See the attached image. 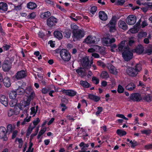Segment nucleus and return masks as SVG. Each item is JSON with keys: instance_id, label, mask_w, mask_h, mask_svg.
<instances>
[{"instance_id": "obj_1", "label": "nucleus", "mask_w": 152, "mask_h": 152, "mask_svg": "<svg viewBox=\"0 0 152 152\" xmlns=\"http://www.w3.org/2000/svg\"><path fill=\"white\" fill-rule=\"evenodd\" d=\"M142 69L141 65L140 64H137L134 67H131L128 68L126 70V73L130 76L135 77Z\"/></svg>"}, {"instance_id": "obj_2", "label": "nucleus", "mask_w": 152, "mask_h": 152, "mask_svg": "<svg viewBox=\"0 0 152 152\" xmlns=\"http://www.w3.org/2000/svg\"><path fill=\"white\" fill-rule=\"evenodd\" d=\"M72 37L73 38V41L74 42L80 40L85 35L84 31L80 29L74 28L72 29Z\"/></svg>"}, {"instance_id": "obj_3", "label": "nucleus", "mask_w": 152, "mask_h": 152, "mask_svg": "<svg viewBox=\"0 0 152 152\" xmlns=\"http://www.w3.org/2000/svg\"><path fill=\"white\" fill-rule=\"evenodd\" d=\"M60 56L63 60L65 61H69L71 58L69 51L65 49H63L60 51Z\"/></svg>"}, {"instance_id": "obj_4", "label": "nucleus", "mask_w": 152, "mask_h": 152, "mask_svg": "<svg viewBox=\"0 0 152 152\" xmlns=\"http://www.w3.org/2000/svg\"><path fill=\"white\" fill-rule=\"evenodd\" d=\"M129 98L134 102H140L142 100L141 94L138 93H134L131 94Z\"/></svg>"}, {"instance_id": "obj_5", "label": "nucleus", "mask_w": 152, "mask_h": 152, "mask_svg": "<svg viewBox=\"0 0 152 152\" xmlns=\"http://www.w3.org/2000/svg\"><path fill=\"white\" fill-rule=\"evenodd\" d=\"M123 58L125 61H128L131 59L133 56V53L132 50H126L122 53Z\"/></svg>"}, {"instance_id": "obj_6", "label": "nucleus", "mask_w": 152, "mask_h": 152, "mask_svg": "<svg viewBox=\"0 0 152 152\" xmlns=\"http://www.w3.org/2000/svg\"><path fill=\"white\" fill-rule=\"evenodd\" d=\"M90 61L88 57L86 56L83 58L81 61L82 66L83 69H88L91 67V64H89Z\"/></svg>"}, {"instance_id": "obj_7", "label": "nucleus", "mask_w": 152, "mask_h": 152, "mask_svg": "<svg viewBox=\"0 0 152 152\" xmlns=\"http://www.w3.org/2000/svg\"><path fill=\"white\" fill-rule=\"evenodd\" d=\"M102 42L104 45L110 46L111 44L115 41V39L114 38L110 39L108 37H104L102 39Z\"/></svg>"}, {"instance_id": "obj_8", "label": "nucleus", "mask_w": 152, "mask_h": 152, "mask_svg": "<svg viewBox=\"0 0 152 152\" xmlns=\"http://www.w3.org/2000/svg\"><path fill=\"white\" fill-rule=\"evenodd\" d=\"M58 20L53 16H52L49 18L47 20V25L50 27L55 26L58 22Z\"/></svg>"}, {"instance_id": "obj_9", "label": "nucleus", "mask_w": 152, "mask_h": 152, "mask_svg": "<svg viewBox=\"0 0 152 152\" xmlns=\"http://www.w3.org/2000/svg\"><path fill=\"white\" fill-rule=\"evenodd\" d=\"M12 63L10 61L7 60H5L2 65L3 70L4 71L8 72L11 68Z\"/></svg>"}, {"instance_id": "obj_10", "label": "nucleus", "mask_w": 152, "mask_h": 152, "mask_svg": "<svg viewBox=\"0 0 152 152\" xmlns=\"http://www.w3.org/2000/svg\"><path fill=\"white\" fill-rule=\"evenodd\" d=\"M8 135L6 131V129L3 126L0 127V138L3 139L4 141L7 140Z\"/></svg>"}, {"instance_id": "obj_11", "label": "nucleus", "mask_w": 152, "mask_h": 152, "mask_svg": "<svg viewBox=\"0 0 152 152\" xmlns=\"http://www.w3.org/2000/svg\"><path fill=\"white\" fill-rule=\"evenodd\" d=\"M126 41H121L118 45V49L119 52L122 53L126 50H130V48L128 45L125 46Z\"/></svg>"}, {"instance_id": "obj_12", "label": "nucleus", "mask_w": 152, "mask_h": 152, "mask_svg": "<svg viewBox=\"0 0 152 152\" xmlns=\"http://www.w3.org/2000/svg\"><path fill=\"white\" fill-rule=\"evenodd\" d=\"M27 76L25 71L22 70L18 72L14 76L15 78L17 80H21L25 78Z\"/></svg>"}, {"instance_id": "obj_13", "label": "nucleus", "mask_w": 152, "mask_h": 152, "mask_svg": "<svg viewBox=\"0 0 152 152\" xmlns=\"http://www.w3.org/2000/svg\"><path fill=\"white\" fill-rule=\"evenodd\" d=\"M116 16H113L109 23L107 24V26L110 28V31H111L112 30L115 29V26L116 22Z\"/></svg>"}, {"instance_id": "obj_14", "label": "nucleus", "mask_w": 152, "mask_h": 152, "mask_svg": "<svg viewBox=\"0 0 152 152\" xmlns=\"http://www.w3.org/2000/svg\"><path fill=\"white\" fill-rule=\"evenodd\" d=\"M136 19L137 18L136 16L130 15L126 18V22L129 25H133L136 22Z\"/></svg>"}, {"instance_id": "obj_15", "label": "nucleus", "mask_w": 152, "mask_h": 152, "mask_svg": "<svg viewBox=\"0 0 152 152\" xmlns=\"http://www.w3.org/2000/svg\"><path fill=\"white\" fill-rule=\"evenodd\" d=\"M96 39L95 37L89 35L85 39L84 42L87 44H95Z\"/></svg>"}, {"instance_id": "obj_16", "label": "nucleus", "mask_w": 152, "mask_h": 152, "mask_svg": "<svg viewBox=\"0 0 152 152\" xmlns=\"http://www.w3.org/2000/svg\"><path fill=\"white\" fill-rule=\"evenodd\" d=\"M62 92L63 94L71 97L75 96L77 94L75 91L72 89H64L63 90Z\"/></svg>"}, {"instance_id": "obj_17", "label": "nucleus", "mask_w": 152, "mask_h": 152, "mask_svg": "<svg viewBox=\"0 0 152 152\" xmlns=\"http://www.w3.org/2000/svg\"><path fill=\"white\" fill-rule=\"evenodd\" d=\"M0 102L5 107H7L8 105V98L5 95L0 94Z\"/></svg>"}, {"instance_id": "obj_18", "label": "nucleus", "mask_w": 152, "mask_h": 152, "mask_svg": "<svg viewBox=\"0 0 152 152\" xmlns=\"http://www.w3.org/2000/svg\"><path fill=\"white\" fill-rule=\"evenodd\" d=\"M144 51V48L141 45H138L135 49L132 50V51L134 53H135L138 54H141Z\"/></svg>"}, {"instance_id": "obj_19", "label": "nucleus", "mask_w": 152, "mask_h": 152, "mask_svg": "<svg viewBox=\"0 0 152 152\" xmlns=\"http://www.w3.org/2000/svg\"><path fill=\"white\" fill-rule=\"evenodd\" d=\"M8 10V5L7 3L4 2H0V12L3 13L5 12Z\"/></svg>"}, {"instance_id": "obj_20", "label": "nucleus", "mask_w": 152, "mask_h": 152, "mask_svg": "<svg viewBox=\"0 0 152 152\" xmlns=\"http://www.w3.org/2000/svg\"><path fill=\"white\" fill-rule=\"evenodd\" d=\"M118 27L122 29L126 30L128 28L127 25L124 21L119 20L118 23Z\"/></svg>"}, {"instance_id": "obj_21", "label": "nucleus", "mask_w": 152, "mask_h": 152, "mask_svg": "<svg viewBox=\"0 0 152 152\" xmlns=\"http://www.w3.org/2000/svg\"><path fill=\"white\" fill-rule=\"evenodd\" d=\"M99 17L100 19L103 21H105L107 19V15L103 11H100L99 13Z\"/></svg>"}, {"instance_id": "obj_22", "label": "nucleus", "mask_w": 152, "mask_h": 152, "mask_svg": "<svg viewBox=\"0 0 152 152\" xmlns=\"http://www.w3.org/2000/svg\"><path fill=\"white\" fill-rule=\"evenodd\" d=\"M4 86L8 88L11 86V83L10 78L7 77H5L2 80Z\"/></svg>"}, {"instance_id": "obj_23", "label": "nucleus", "mask_w": 152, "mask_h": 152, "mask_svg": "<svg viewBox=\"0 0 152 152\" xmlns=\"http://www.w3.org/2000/svg\"><path fill=\"white\" fill-rule=\"evenodd\" d=\"M53 34L54 37L59 40H60L63 38V35L59 31L57 30L55 31L54 32Z\"/></svg>"}, {"instance_id": "obj_24", "label": "nucleus", "mask_w": 152, "mask_h": 152, "mask_svg": "<svg viewBox=\"0 0 152 152\" xmlns=\"http://www.w3.org/2000/svg\"><path fill=\"white\" fill-rule=\"evenodd\" d=\"M71 34L72 31L70 30L66 29L64 32L63 35L65 39H69L70 38Z\"/></svg>"}, {"instance_id": "obj_25", "label": "nucleus", "mask_w": 152, "mask_h": 152, "mask_svg": "<svg viewBox=\"0 0 152 152\" xmlns=\"http://www.w3.org/2000/svg\"><path fill=\"white\" fill-rule=\"evenodd\" d=\"M88 96L89 99L95 102H98L100 99L99 97L91 94H89Z\"/></svg>"}, {"instance_id": "obj_26", "label": "nucleus", "mask_w": 152, "mask_h": 152, "mask_svg": "<svg viewBox=\"0 0 152 152\" xmlns=\"http://www.w3.org/2000/svg\"><path fill=\"white\" fill-rule=\"evenodd\" d=\"M108 68L111 73L114 75H117V74L118 72L117 69H115V67L113 65L111 64H110L108 66Z\"/></svg>"}, {"instance_id": "obj_27", "label": "nucleus", "mask_w": 152, "mask_h": 152, "mask_svg": "<svg viewBox=\"0 0 152 152\" xmlns=\"http://www.w3.org/2000/svg\"><path fill=\"white\" fill-rule=\"evenodd\" d=\"M51 15L50 12L49 11H47L41 13L40 16L41 18L45 19L48 18Z\"/></svg>"}, {"instance_id": "obj_28", "label": "nucleus", "mask_w": 152, "mask_h": 152, "mask_svg": "<svg viewBox=\"0 0 152 152\" xmlns=\"http://www.w3.org/2000/svg\"><path fill=\"white\" fill-rule=\"evenodd\" d=\"M37 4L33 2H30L27 5V7L30 9L33 10L37 7Z\"/></svg>"}, {"instance_id": "obj_29", "label": "nucleus", "mask_w": 152, "mask_h": 152, "mask_svg": "<svg viewBox=\"0 0 152 152\" xmlns=\"http://www.w3.org/2000/svg\"><path fill=\"white\" fill-rule=\"evenodd\" d=\"M135 88V85L133 83H129L125 87V88L129 91L133 90Z\"/></svg>"}, {"instance_id": "obj_30", "label": "nucleus", "mask_w": 152, "mask_h": 152, "mask_svg": "<svg viewBox=\"0 0 152 152\" xmlns=\"http://www.w3.org/2000/svg\"><path fill=\"white\" fill-rule=\"evenodd\" d=\"M80 84L82 86L86 88H89L90 86V83H88L86 80L80 81Z\"/></svg>"}, {"instance_id": "obj_31", "label": "nucleus", "mask_w": 152, "mask_h": 152, "mask_svg": "<svg viewBox=\"0 0 152 152\" xmlns=\"http://www.w3.org/2000/svg\"><path fill=\"white\" fill-rule=\"evenodd\" d=\"M17 95L15 91H12L9 93V96L10 99H15Z\"/></svg>"}, {"instance_id": "obj_32", "label": "nucleus", "mask_w": 152, "mask_h": 152, "mask_svg": "<svg viewBox=\"0 0 152 152\" xmlns=\"http://www.w3.org/2000/svg\"><path fill=\"white\" fill-rule=\"evenodd\" d=\"M142 99L145 102H150L152 100V96H150L149 94H148L143 97Z\"/></svg>"}, {"instance_id": "obj_33", "label": "nucleus", "mask_w": 152, "mask_h": 152, "mask_svg": "<svg viewBox=\"0 0 152 152\" xmlns=\"http://www.w3.org/2000/svg\"><path fill=\"white\" fill-rule=\"evenodd\" d=\"M10 101L9 104L11 107H15L16 105H17L18 104L17 103L18 100L16 99H11Z\"/></svg>"}, {"instance_id": "obj_34", "label": "nucleus", "mask_w": 152, "mask_h": 152, "mask_svg": "<svg viewBox=\"0 0 152 152\" xmlns=\"http://www.w3.org/2000/svg\"><path fill=\"white\" fill-rule=\"evenodd\" d=\"M101 77L103 79H107L109 77V75L106 71H103L100 75Z\"/></svg>"}, {"instance_id": "obj_35", "label": "nucleus", "mask_w": 152, "mask_h": 152, "mask_svg": "<svg viewBox=\"0 0 152 152\" xmlns=\"http://www.w3.org/2000/svg\"><path fill=\"white\" fill-rule=\"evenodd\" d=\"M140 28H139L136 25H134L133 28L130 29V31L132 33H137L140 30Z\"/></svg>"}, {"instance_id": "obj_36", "label": "nucleus", "mask_w": 152, "mask_h": 152, "mask_svg": "<svg viewBox=\"0 0 152 152\" xmlns=\"http://www.w3.org/2000/svg\"><path fill=\"white\" fill-rule=\"evenodd\" d=\"M61 102L62 103H60V106L61 107H63L62 108L61 110L62 112H64L67 109V107L66 106V104L63 103L65 102L64 99H61Z\"/></svg>"}, {"instance_id": "obj_37", "label": "nucleus", "mask_w": 152, "mask_h": 152, "mask_svg": "<svg viewBox=\"0 0 152 152\" xmlns=\"http://www.w3.org/2000/svg\"><path fill=\"white\" fill-rule=\"evenodd\" d=\"M76 72L80 76H84L85 72L83 70V68L82 67H80L76 69Z\"/></svg>"}, {"instance_id": "obj_38", "label": "nucleus", "mask_w": 152, "mask_h": 152, "mask_svg": "<svg viewBox=\"0 0 152 152\" xmlns=\"http://www.w3.org/2000/svg\"><path fill=\"white\" fill-rule=\"evenodd\" d=\"M13 110L15 111V115H17L19 113L20 110H23L18 105H16L14 107V109Z\"/></svg>"}, {"instance_id": "obj_39", "label": "nucleus", "mask_w": 152, "mask_h": 152, "mask_svg": "<svg viewBox=\"0 0 152 152\" xmlns=\"http://www.w3.org/2000/svg\"><path fill=\"white\" fill-rule=\"evenodd\" d=\"M116 133L118 135L120 136H124L126 134V132L125 131L119 129L117 130Z\"/></svg>"}, {"instance_id": "obj_40", "label": "nucleus", "mask_w": 152, "mask_h": 152, "mask_svg": "<svg viewBox=\"0 0 152 152\" xmlns=\"http://www.w3.org/2000/svg\"><path fill=\"white\" fill-rule=\"evenodd\" d=\"M124 91V89L122 86L120 84L118 85V86L117 91L119 94L123 93Z\"/></svg>"}, {"instance_id": "obj_41", "label": "nucleus", "mask_w": 152, "mask_h": 152, "mask_svg": "<svg viewBox=\"0 0 152 152\" xmlns=\"http://www.w3.org/2000/svg\"><path fill=\"white\" fill-rule=\"evenodd\" d=\"M17 94L21 95L23 93L24 91L23 88L19 86L18 88L15 91Z\"/></svg>"}, {"instance_id": "obj_42", "label": "nucleus", "mask_w": 152, "mask_h": 152, "mask_svg": "<svg viewBox=\"0 0 152 152\" xmlns=\"http://www.w3.org/2000/svg\"><path fill=\"white\" fill-rule=\"evenodd\" d=\"M96 10L97 7L96 6H94L91 7L90 10V12L92 14L91 16H92L93 15L95 14Z\"/></svg>"}, {"instance_id": "obj_43", "label": "nucleus", "mask_w": 152, "mask_h": 152, "mask_svg": "<svg viewBox=\"0 0 152 152\" xmlns=\"http://www.w3.org/2000/svg\"><path fill=\"white\" fill-rule=\"evenodd\" d=\"M12 131V125L11 124H9L7 125V127L6 131L7 133H8V135L11 133Z\"/></svg>"}, {"instance_id": "obj_44", "label": "nucleus", "mask_w": 152, "mask_h": 152, "mask_svg": "<svg viewBox=\"0 0 152 152\" xmlns=\"http://www.w3.org/2000/svg\"><path fill=\"white\" fill-rule=\"evenodd\" d=\"M97 110L95 113V115L97 116L99 115V114L103 111V108L100 106H99L97 107Z\"/></svg>"}, {"instance_id": "obj_45", "label": "nucleus", "mask_w": 152, "mask_h": 152, "mask_svg": "<svg viewBox=\"0 0 152 152\" xmlns=\"http://www.w3.org/2000/svg\"><path fill=\"white\" fill-rule=\"evenodd\" d=\"M50 90L51 88H48L45 87L43 88L42 89L41 91L42 94H47Z\"/></svg>"}, {"instance_id": "obj_46", "label": "nucleus", "mask_w": 152, "mask_h": 152, "mask_svg": "<svg viewBox=\"0 0 152 152\" xmlns=\"http://www.w3.org/2000/svg\"><path fill=\"white\" fill-rule=\"evenodd\" d=\"M92 81L96 85L98 84L99 82V79L94 76H93L92 77Z\"/></svg>"}, {"instance_id": "obj_47", "label": "nucleus", "mask_w": 152, "mask_h": 152, "mask_svg": "<svg viewBox=\"0 0 152 152\" xmlns=\"http://www.w3.org/2000/svg\"><path fill=\"white\" fill-rule=\"evenodd\" d=\"M147 34L146 32H140L138 34V37L139 38H142L143 37H145L146 36Z\"/></svg>"}, {"instance_id": "obj_48", "label": "nucleus", "mask_w": 152, "mask_h": 152, "mask_svg": "<svg viewBox=\"0 0 152 152\" xmlns=\"http://www.w3.org/2000/svg\"><path fill=\"white\" fill-rule=\"evenodd\" d=\"M32 91H33L32 89V88L30 86L27 87L25 91L26 93L28 94H29Z\"/></svg>"}, {"instance_id": "obj_49", "label": "nucleus", "mask_w": 152, "mask_h": 152, "mask_svg": "<svg viewBox=\"0 0 152 152\" xmlns=\"http://www.w3.org/2000/svg\"><path fill=\"white\" fill-rule=\"evenodd\" d=\"M141 132L142 134H145L147 135H149L151 133L150 130H141Z\"/></svg>"}, {"instance_id": "obj_50", "label": "nucleus", "mask_w": 152, "mask_h": 152, "mask_svg": "<svg viewBox=\"0 0 152 152\" xmlns=\"http://www.w3.org/2000/svg\"><path fill=\"white\" fill-rule=\"evenodd\" d=\"M14 6V9H13V10L16 11L20 10L22 9L21 4H20L18 6H15L13 5Z\"/></svg>"}, {"instance_id": "obj_51", "label": "nucleus", "mask_w": 152, "mask_h": 152, "mask_svg": "<svg viewBox=\"0 0 152 152\" xmlns=\"http://www.w3.org/2000/svg\"><path fill=\"white\" fill-rule=\"evenodd\" d=\"M13 115H15V112L12 109H10L8 112V116L11 117Z\"/></svg>"}, {"instance_id": "obj_52", "label": "nucleus", "mask_w": 152, "mask_h": 152, "mask_svg": "<svg viewBox=\"0 0 152 152\" xmlns=\"http://www.w3.org/2000/svg\"><path fill=\"white\" fill-rule=\"evenodd\" d=\"M30 94L28 97V98L30 99L31 100H32L34 98L35 94L34 91H32V92L30 93Z\"/></svg>"}, {"instance_id": "obj_53", "label": "nucleus", "mask_w": 152, "mask_h": 152, "mask_svg": "<svg viewBox=\"0 0 152 152\" xmlns=\"http://www.w3.org/2000/svg\"><path fill=\"white\" fill-rule=\"evenodd\" d=\"M10 47L11 46L10 45L5 44L3 46L2 48L4 50L7 51L8 50Z\"/></svg>"}, {"instance_id": "obj_54", "label": "nucleus", "mask_w": 152, "mask_h": 152, "mask_svg": "<svg viewBox=\"0 0 152 152\" xmlns=\"http://www.w3.org/2000/svg\"><path fill=\"white\" fill-rule=\"evenodd\" d=\"M36 17V14L35 12H33L30 14L28 16V17L29 19H34Z\"/></svg>"}, {"instance_id": "obj_55", "label": "nucleus", "mask_w": 152, "mask_h": 152, "mask_svg": "<svg viewBox=\"0 0 152 152\" xmlns=\"http://www.w3.org/2000/svg\"><path fill=\"white\" fill-rule=\"evenodd\" d=\"M40 121V120L39 119V118H37L36 120H34L33 122L34 125V126H35H35L38 124Z\"/></svg>"}, {"instance_id": "obj_56", "label": "nucleus", "mask_w": 152, "mask_h": 152, "mask_svg": "<svg viewBox=\"0 0 152 152\" xmlns=\"http://www.w3.org/2000/svg\"><path fill=\"white\" fill-rule=\"evenodd\" d=\"M18 105L22 110H23L24 108L26 107V106H25L26 104L25 103H24L23 101L21 102L20 103V104H18Z\"/></svg>"}, {"instance_id": "obj_57", "label": "nucleus", "mask_w": 152, "mask_h": 152, "mask_svg": "<svg viewBox=\"0 0 152 152\" xmlns=\"http://www.w3.org/2000/svg\"><path fill=\"white\" fill-rule=\"evenodd\" d=\"M30 109L31 111L30 113V114L32 115L33 114H34L33 116H34L37 113V112H36V110H35V107H32Z\"/></svg>"}, {"instance_id": "obj_58", "label": "nucleus", "mask_w": 152, "mask_h": 152, "mask_svg": "<svg viewBox=\"0 0 152 152\" xmlns=\"http://www.w3.org/2000/svg\"><path fill=\"white\" fill-rule=\"evenodd\" d=\"M38 35L39 37L42 39L45 36V34L42 31H39L38 34Z\"/></svg>"}, {"instance_id": "obj_59", "label": "nucleus", "mask_w": 152, "mask_h": 152, "mask_svg": "<svg viewBox=\"0 0 152 152\" xmlns=\"http://www.w3.org/2000/svg\"><path fill=\"white\" fill-rule=\"evenodd\" d=\"M31 117V116H30L28 118H25L24 119V121L23 122H22L21 124L22 125H23L24 124H25L26 122H29L30 121V118Z\"/></svg>"}, {"instance_id": "obj_60", "label": "nucleus", "mask_w": 152, "mask_h": 152, "mask_svg": "<svg viewBox=\"0 0 152 152\" xmlns=\"http://www.w3.org/2000/svg\"><path fill=\"white\" fill-rule=\"evenodd\" d=\"M125 0H118L117 2V4L118 5H123L125 2Z\"/></svg>"}, {"instance_id": "obj_61", "label": "nucleus", "mask_w": 152, "mask_h": 152, "mask_svg": "<svg viewBox=\"0 0 152 152\" xmlns=\"http://www.w3.org/2000/svg\"><path fill=\"white\" fill-rule=\"evenodd\" d=\"M46 131V128H43V129H41L39 131V134L42 136L43 134Z\"/></svg>"}, {"instance_id": "obj_62", "label": "nucleus", "mask_w": 152, "mask_h": 152, "mask_svg": "<svg viewBox=\"0 0 152 152\" xmlns=\"http://www.w3.org/2000/svg\"><path fill=\"white\" fill-rule=\"evenodd\" d=\"M35 126L32 127L31 126V125L30 124L27 129V132H30V133H31L33 130Z\"/></svg>"}, {"instance_id": "obj_63", "label": "nucleus", "mask_w": 152, "mask_h": 152, "mask_svg": "<svg viewBox=\"0 0 152 152\" xmlns=\"http://www.w3.org/2000/svg\"><path fill=\"white\" fill-rule=\"evenodd\" d=\"M138 145V143L135 140H133V142L132 145H131V147L132 148H134Z\"/></svg>"}, {"instance_id": "obj_64", "label": "nucleus", "mask_w": 152, "mask_h": 152, "mask_svg": "<svg viewBox=\"0 0 152 152\" xmlns=\"http://www.w3.org/2000/svg\"><path fill=\"white\" fill-rule=\"evenodd\" d=\"M145 148L147 150L152 149V143L145 145Z\"/></svg>"}]
</instances>
